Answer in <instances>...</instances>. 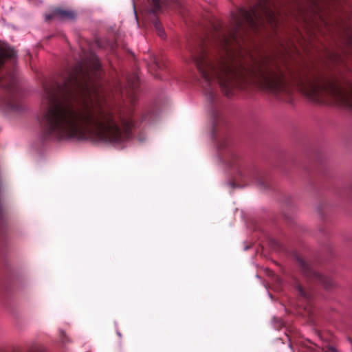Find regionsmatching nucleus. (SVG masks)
Returning <instances> with one entry per match:
<instances>
[{
	"mask_svg": "<svg viewBox=\"0 0 352 352\" xmlns=\"http://www.w3.org/2000/svg\"><path fill=\"white\" fill-rule=\"evenodd\" d=\"M43 90L39 122L45 140L94 139L118 144L131 138V109L109 105L82 63L70 72L63 86L45 84Z\"/></svg>",
	"mask_w": 352,
	"mask_h": 352,
	"instance_id": "1",
	"label": "nucleus"
},
{
	"mask_svg": "<svg viewBox=\"0 0 352 352\" xmlns=\"http://www.w3.org/2000/svg\"><path fill=\"white\" fill-rule=\"evenodd\" d=\"M210 113L212 120V136L217 141L219 154L223 163L236 173L241 181L247 183L252 182L261 188H267L269 183L266 177L255 167L245 162L237 152L230 146V140L227 138H219L221 128L226 124V119L219 107L212 104Z\"/></svg>",
	"mask_w": 352,
	"mask_h": 352,
	"instance_id": "2",
	"label": "nucleus"
},
{
	"mask_svg": "<svg viewBox=\"0 0 352 352\" xmlns=\"http://www.w3.org/2000/svg\"><path fill=\"white\" fill-rule=\"evenodd\" d=\"M14 64V50L8 44L0 43V88L6 91V95L0 98V107L9 113H19L23 110L17 97L19 86Z\"/></svg>",
	"mask_w": 352,
	"mask_h": 352,
	"instance_id": "3",
	"label": "nucleus"
},
{
	"mask_svg": "<svg viewBox=\"0 0 352 352\" xmlns=\"http://www.w3.org/2000/svg\"><path fill=\"white\" fill-rule=\"evenodd\" d=\"M166 6L165 0H148L140 10V14L144 19L153 23L158 35L162 38L164 36V31L157 17L162 10V7Z\"/></svg>",
	"mask_w": 352,
	"mask_h": 352,
	"instance_id": "4",
	"label": "nucleus"
},
{
	"mask_svg": "<svg viewBox=\"0 0 352 352\" xmlns=\"http://www.w3.org/2000/svg\"><path fill=\"white\" fill-rule=\"evenodd\" d=\"M296 261L304 276L309 281L320 283L325 289H331L336 287V283L331 277L316 272L303 258L296 256Z\"/></svg>",
	"mask_w": 352,
	"mask_h": 352,
	"instance_id": "5",
	"label": "nucleus"
},
{
	"mask_svg": "<svg viewBox=\"0 0 352 352\" xmlns=\"http://www.w3.org/2000/svg\"><path fill=\"white\" fill-rule=\"evenodd\" d=\"M140 80L138 77L133 74L127 78V87L122 88L119 85L118 91L122 96H126L132 103L136 100V95L139 87Z\"/></svg>",
	"mask_w": 352,
	"mask_h": 352,
	"instance_id": "6",
	"label": "nucleus"
},
{
	"mask_svg": "<svg viewBox=\"0 0 352 352\" xmlns=\"http://www.w3.org/2000/svg\"><path fill=\"white\" fill-rule=\"evenodd\" d=\"M76 17V14L70 10H65L62 8H56L50 14H45V20L50 21L53 19L59 20H73Z\"/></svg>",
	"mask_w": 352,
	"mask_h": 352,
	"instance_id": "7",
	"label": "nucleus"
},
{
	"mask_svg": "<svg viewBox=\"0 0 352 352\" xmlns=\"http://www.w3.org/2000/svg\"><path fill=\"white\" fill-rule=\"evenodd\" d=\"M295 288L299 296L309 304L314 296L313 292L309 289L302 287L298 281L295 282Z\"/></svg>",
	"mask_w": 352,
	"mask_h": 352,
	"instance_id": "8",
	"label": "nucleus"
},
{
	"mask_svg": "<svg viewBox=\"0 0 352 352\" xmlns=\"http://www.w3.org/2000/svg\"><path fill=\"white\" fill-rule=\"evenodd\" d=\"M25 352H47L45 346L39 343L31 344L25 350Z\"/></svg>",
	"mask_w": 352,
	"mask_h": 352,
	"instance_id": "9",
	"label": "nucleus"
},
{
	"mask_svg": "<svg viewBox=\"0 0 352 352\" xmlns=\"http://www.w3.org/2000/svg\"><path fill=\"white\" fill-rule=\"evenodd\" d=\"M320 352H338V350L327 341H323L320 346Z\"/></svg>",
	"mask_w": 352,
	"mask_h": 352,
	"instance_id": "10",
	"label": "nucleus"
},
{
	"mask_svg": "<svg viewBox=\"0 0 352 352\" xmlns=\"http://www.w3.org/2000/svg\"><path fill=\"white\" fill-rule=\"evenodd\" d=\"M269 274H270V275H271V274H272V275L273 276V277L274 278L275 280L277 282V283H278V285H280V284H281V279H280V278H279L278 276H277L274 275V272H273L270 271V273H269Z\"/></svg>",
	"mask_w": 352,
	"mask_h": 352,
	"instance_id": "11",
	"label": "nucleus"
},
{
	"mask_svg": "<svg viewBox=\"0 0 352 352\" xmlns=\"http://www.w3.org/2000/svg\"><path fill=\"white\" fill-rule=\"evenodd\" d=\"M94 67L96 72H98L100 69V65L98 63H95L94 65Z\"/></svg>",
	"mask_w": 352,
	"mask_h": 352,
	"instance_id": "12",
	"label": "nucleus"
},
{
	"mask_svg": "<svg viewBox=\"0 0 352 352\" xmlns=\"http://www.w3.org/2000/svg\"><path fill=\"white\" fill-rule=\"evenodd\" d=\"M134 14H135V18L138 19L137 10L135 7H134Z\"/></svg>",
	"mask_w": 352,
	"mask_h": 352,
	"instance_id": "13",
	"label": "nucleus"
},
{
	"mask_svg": "<svg viewBox=\"0 0 352 352\" xmlns=\"http://www.w3.org/2000/svg\"><path fill=\"white\" fill-rule=\"evenodd\" d=\"M117 335H118L120 338H121V337H122V334H121V333H120V332H119V331H117Z\"/></svg>",
	"mask_w": 352,
	"mask_h": 352,
	"instance_id": "14",
	"label": "nucleus"
},
{
	"mask_svg": "<svg viewBox=\"0 0 352 352\" xmlns=\"http://www.w3.org/2000/svg\"><path fill=\"white\" fill-rule=\"evenodd\" d=\"M60 333L61 336H65V333L63 331H60Z\"/></svg>",
	"mask_w": 352,
	"mask_h": 352,
	"instance_id": "15",
	"label": "nucleus"
},
{
	"mask_svg": "<svg viewBox=\"0 0 352 352\" xmlns=\"http://www.w3.org/2000/svg\"><path fill=\"white\" fill-rule=\"evenodd\" d=\"M98 46L100 47H102V45L98 42Z\"/></svg>",
	"mask_w": 352,
	"mask_h": 352,
	"instance_id": "16",
	"label": "nucleus"
}]
</instances>
